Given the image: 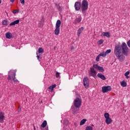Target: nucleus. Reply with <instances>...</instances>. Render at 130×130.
<instances>
[{"instance_id": "f257e3e1", "label": "nucleus", "mask_w": 130, "mask_h": 130, "mask_svg": "<svg viewBox=\"0 0 130 130\" xmlns=\"http://www.w3.org/2000/svg\"><path fill=\"white\" fill-rule=\"evenodd\" d=\"M128 52L129 50L125 43H122L121 46L118 45L115 47L114 54L119 61H123L125 58L124 55L127 56Z\"/></svg>"}, {"instance_id": "f03ea898", "label": "nucleus", "mask_w": 130, "mask_h": 130, "mask_svg": "<svg viewBox=\"0 0 130 130\" xmlns=\"http://www.w3.org/2000/svg\"><path fill=\"white\" fill-rule=\"evenodd\" d=\"M88 4L87 0H83L81 4V11L83 14L86 13V11L88 10Z\"/></svg>"}, {"instance_id": "7ed1b4c3", "label": "nucleus", "mask_w": 130, "mask_h": 130, "mask_svg": "<svg viewBox=\"0 0 130 130\" xmlns=\"http://www.w3.org/2000/svg\"><path fill=\"white\" fill-rule=\"evenodd\" d=\"M61 25V21L60 20H58L56 21V25H55V29L54 30V34L55 35H58L60 32V25Z\"/></svg>"}, {"instance_id": "20e7f679", "label": "nucleus", "mask_w": 130, "mask_h": 130, "mask_svg": "<svg viewBox=\"0 0 130 130\" xmlns=\"http://www.w3.org/2000/svg\"><path fill=\"white\" fill-rule=\"evenodd\" d=\"M81 105H82V101L81 100V99L77 98L74 101V106L75 107H76V108H79V107H81Z\"/></svg>"}, {"instance_id": "39448f33", "label": "nucleus", "mask_w": 130, "mask_h": 130, "mask_svg": "<svg viewBox=\"0 0 130 130\" xmlns=\"http://www.w3.org/2000/svg\"><path fill=\"white\" fill-rule=\"evenodd\" d=\"M16 70H11L9 72V74H8V75H9L10 76H13L12 79L13 81H14V82H17V81H18L16 79Z\"/></svg>"}, {"instance_id": "423d86ee", "label": "nucleus", "mask_w": 130, "mask_h": 130, "mask_svg": "<svg viewBox=\"0 0 130 130\" xmlns=\"http://www.w3.org/2000/svg\"><path fill=\"white\" fill-rule=\"evenodd\" d=\"M111 86H103L102 87V90L103 93H107L108 91H111Z\"/></svg>"}, {"instance_id": "0eeeda50", "label": "nucleus", "mask_w": 130, "mask_h": 130, "mask_svg": "<svg viewBox=\"0 0 130 130\" xmlns=\"http://www.w3.org/2000/svg\"><path fill=\"white\" fill-rule=\"evenodd\" d=\"M83 85L86 89L89 88V79H88V77H85L83 79Z\"/></svg>"}, {"instance_id": "6e6552de", "label": "nucleus", "mask_w": 130, "mask_h": 130, "mask_svg": "<svg viewBox=\"0 0 130 130\" xmlns=\"http://www.w3.org/2000/svg\"><path fill=\"white\" fill-rule=\"evenodd\" d=\"M76 11H80L81 10V2H77L74 5Z\"/></svg>"}, {"instance_id": "1a4fd4ad", "label": "nucleus", "mask_w": 130, "mask_h": 130, "mask_svg": "<svg viewBox=\"0 0 130 130\" xmlns=\"http://www.w3.org/2000/svg\"><path fill=\"white\" fill-rule=\"evenodd\" d=\"M93 67L95 69H96V70H98V71H100V72H101L102 73H103V72H104V71H105L104 68H103V67H100V66H98V64H93Z\"/></svg>"}, {"instance_id": "9d476101", "label": "nucleus", "mask_w": 130, "mask_h": 130, "mask_svg": "<svg viewBox=\"0 0 130 130\" xmlns=\"http://www.w3.org/2000/svg\"><path fill=\"white\" fill-rule=\"evenodd\" d=\"M89 75L93 77H95L96 75H97V72L95 71V69L93 68H90V73H89Z\"/></svg>"}, {"instance_id": "9b49d317", "label": "nucleus", "mask_w": 130, "mask_h": 130, "mask_svg": "<svg viewBox=\"0 0 130 130\" xmlns=\"http://www.w3.org/2000/svg\"><path fill=\"white\" fill-rule=\"evenodd\" d=\"M101 36L102 37L106 36L107 38H110V33H109V32H104L102 34Z\"/></svg>"}, {"instance_id": "f8f14e48", "label": "nucleus", "mask_w": 130, "mask_h": 130, "mask_svg": "<svg viewBox=\"0 0 130 130\" xmlns=\"http://www.w3.org/2000/svg\"><path fill=\"white\" fill-rule=\"evenodd\" d=\"M97 76L103 81H105V80H106V77H105V76L101 73H98Z\"/></svg>"}, {"instance_id": "ddd939ff", "label": "nucleus", "mask_w": 130, "mask_h": 130, "mask_svg": "<svg viewBox=\"0 0 130 130\" xmlns=\"http://www.w3.org/2000/svg\"><path fill=\"white\" fill-rule=\"evenodd\" d=\"M5 119V115L3 112H0V122L3 123L4 120Z\"/></svg>"}, {"instance_id": "4468645a", "label": "nucleus", "mask_w": 130, "mask_h": 130, "mask_svg": "<svg viewBox=\"0 0 130 130\" xmlns=\"http://www.w3.org/2000/svg\"><path fill=\"white\" fill-rule=\"evenodd\" d=\"M20 23L19 20H16L10 24V26H15V25H18V24Z\"/></svg>"}, {"instance_id": "2eb2a0df", "label": "nucleus", "mask_w": 130, "mask_h": 130, "mask_svg": "<svg viewBox=\"0 0 130 130\" xmlns=\"http://www.w3.org/2000/svg\"><path fill=\"white\" fill-rule=\"evenodd\" d=\"M6 37L7 39H11V38L13 37V35L11 32H7L6 34Z\"/></svg>"}, {"instance_id": "dca6fc26", "label": "nucleus", "mask_w": 130, "mask_h": 130, "mask_svg": "<svg viewBox=\"0 0 130 130\" xmlns=\"http://www.w3.org/2000/svg\"><path fill=\"white\" fill-rule=\"evenodd\" d=\"M79 109H78V108L76 107H74L72 108V111L74 113V114H77V113H78L79 112Z\"/></svg>"}, {"instance_id": "f3484780", "label": "nucleus", "mask_w": 130, "mask_h": 130, "mask_svg": "<svg viewBox=\"0 0 130 130\" xmlns=\"http://www.w3.org/2000/svg\"><path fill=\"white\" fill-rule=\"evenodd\" d=\"M83 30H84V27H81L80 28H79L78 30V37H79L80 36V35H81V33H82V32L83 31Z\"/></svg>"}, {"instance_id": "a211bd4d", "label": "nucleus", "mask_w": 130, "mask_h": 130, "mask_svg": "<svg viewBox=\"0 0 130 130\" xmlns=\"http://www.w3.org/2000/svg\"><path fill=\"white\" fill-rule=\"evenodd\" d=\"M55 5L58 10H59V11H61V6L60 5V4H57L55 3Z\"/></svg>"}, {"instance_id": "6ab92c4d", "label": "nucleus", "mask_w": 130, "mask_h": 130, "mask_svg": "<svg viewBox=\"0 0 130 130\" xmlns=\"http://www.w3.org/2000/svg\"><path fill=\"white\" fill-rule=\"evenodd\" d=\"M112 122V119L111 118H108V119H106V123L107 124H110Z\"/></svg>"}, {"instance_id": "aec40b11", "label": "nucleus", "mask_w": 130, "mask_h": 130, "mask_svg": "<svg viewBox=\"0 0 130 130\" xmlns=\"http://www.w3.org/2000/svg\"><path fill=\"white\" fill-rule=\"evenodd\" d=\"M2 25L4 26H8L9 25V21L7 20H4L2 21Z\"/></svg>"}, {"instance_id": "412c9836", "label": "nucleus", "mask_w": 130, "mask_h": 130, "mask_svg": "<svg viewBox=\"0 0 130 130\" xmlns=\"http://www.w3.org/2000/svg\"><path fill=\"white\" fill-rule=\"evenodd\" d=\"M82 21V16H80L78 18H77L75 20L76 23H80Z\"/></svg>"}, {"instance_id": "4be33fe9", "label": "nucleus", "mask_w": 130, "mask_h": 130, "mask_svg": "<svg viewBox=\"0 0 130 130\" xmlns=\"http://www.w3.org/2000/svg\"><path fill=\"white\" fill-rule=\"evenodd\" d=\"M47 125V121L46 120H44L41 124L42 127H45Z\"/></svg>"}, {"instance_id": "5701e85b", "label": "nucleus", "mask_w": 130, "mask_h": 130, "mask_svg": "<svg viewBox=\"0 0 130 130\" xmlns=\"http://www.w3.org/2000/svg\"><path fill=\"white\" fill-rule=\"evenodd\" d=\"M87 121V119H83L80 121V125H83Z\"/></svg>"}, {"instance_id": "b1692460", "label": "nucleus", "mask_w": 130, "mask_h": 130, "mask_svg": "<svg viewBox=\"0 0 130 130\" xmlns=\"http://www.w3.org/2000/svg\"><path fill=\"white\" fill-rule=\"evenodd\" d=\"M104 116H105V118H106V119L110 118L109 117V114L108 113H105L104 114Z\"/></svg>"}, {"instance_id": "393cba45", "label": "nucleus", "mask_w": 130, "mask_h": 130, "mask_svg": "<svg viewBox=\"0 0 130 130\" xmlns=\"http://www.w3.org/2000/svg\"><path fill=\"white\" fill-rule=\"evenodd\" d=\"M99 56H103V57H105L106 56V53L105 52H102L99 54Z\"/></svg>"}, {"instance_id": "a878e982", "label": "nucleus", "mask_w": 130, "mask_h": 130, "mask_svg": "<svg viewBox=\"0 0 130 130\" xmlns=\"http://www.w3.org/2000/svg\"><path fill=\"white\" fill-rule=\"evenodd\" d=\"M126 82L124 81H122L121 82V86H122V87H126Z\"/></svg>"}, {"instance_id": "bb28decb", "label": "nucleus", "mask_w": 130, "mask_h": 130, "mask_svg": "<svg viewBox=\"0 0 130 130\" xmlns=\"http://www.w3.org/2000/svg\"><path fill=\"white\" fill-rule=\"evenodd\" d=\"M38 52L39 53H43V52H44V50H43L42 48H39L38 49Z\"/></svg>"}, {"instance_id": "cd10ccee", "label": "nucleus", "mask_w": 130, "mask_h": 130, "mask_svg": "<svg viewBox=\"0 0 130 130\" xmlns=\"http://www.w3.org/2000/svg\"><path fill=\"white\" fill-rule=\"evenodd\" d=\"M85 130H93V127L91 126H87L86 127Z\"/></svg>"}, {"instance_id": "c85d7f7f", "label": "nucleus", "mask_w": 130, "mask_h": 130, "mask_svg": "<svg viewBox=\"0 0 130 130\" xmlns=\"http://www.w3.org/2000/svg\"><path fill=\"white\" fill-rule=\"evenodd\" d=\"M37 58H38V60L39 61H41V57H40V56H39V55H38V53L37 52Z\"/></svg>"}, {"instance_id": "c756f323", "label": "nucleus", "mask_w": 130, "mask_h": 130, "mask_svg": "<svg viewBox=\"0 0 130 130\" xmlns=\"http://www.w3.org/2000/svg\"><path fill=\"white\" fill-rule=\"evenodd\" d=\"M110 52H111V49H108L107 50L106 52L105 53L107 55V54H108V53H110Z\"/></svg>"}, {"instance_id": "7c9ffc66", "label": "nucleus", "mask_w": 130, "mask_h": 130, "mask_svg": "<svg viewBox=\"0 0 130 130\" xmlns=\"http://www.w3.org/2000/svg\"><path fill=\"white\" fill-rule=\"evenodd\" d=\"M42 26H43V22L42 21H40L39 23V27H42Z\"/></svg>"}, {"instance_id": "2f4dec72", "label": "nucleus", "mask_w": 130, "mask_h": 130, "mask_svg": "<svg viewBox=\"0 0 130 130\" xmlns=\"http://www.w3.org/2000/svg\"><path fill=\"white\" fill-rule=\"evenodd\" d=\"M102 43H103V40H100L98 41V44H99V45H101Z\"/></svg>"}, {"instance_id": "473e14b6", "label": "nucleus", "mask_w": 130, "mask_h": 130, "mask_svg": "<svg viewBox=\"0 0 130 130\" xmlns=\"http://www.w3.org/2000/svg\"><path fill=\"white\" fill-rule=\"evenodd\" d=\"M100 58V56H99V55L97 56L96 57V60L97 61H99Z\"/></svg>"}, {"instance_id": "72a5a7b5", "label": "nucleus", "mask_w": 130, "mask_h": 130, "mask_svg": "<svg viewBox=\"0 0 130 130\" xmlns=\"http://www.w3.org/2000/svg\"><path fill=\"white\" fill-rule=\"evenodd\" d=\"M20 2L22 5H24V4H25V0H20Z\"/></svg>"}, {"instance_id": "f704fd0d", "label": "nucleus", "mask_w": 130, "mask_h": 130, "mask_svg": "<svg viewBox=\"0 0 130 130\" xmlns=\"http://www.w3.org/2000/svg\"><path fill=\"white\" fill-rule=\"evenodd\" d=\"M56 78H59V73L56 72Z\"/></svg>"}, {"instance_id": "c9c22d12", "label": "nucleus", "mask_w": 130, "mask_h": 130, "mask_svg": "<svg viewBox=\"0 0 130 130\" xmlns=\"http://www.w3.org/2000/svg\"><path fill=\"white\" fill-rule=\"evenodd\" d=\"M44 20H45V18L43 16L42 17V19L41 20H40L41 22H44Z\"/></svg>"}, {"instance_id": "e433bc0d", "label": "nucleus", "mask_w": 130, "mask_h": 130, "mask_svg": "<svg viewBox=\"0 0 130 130\" xmlns=\"http://www.w3.org/2000/svg\"><path fill=\"white\" fill-rule=\"evenodd\" d=\"M129 75V72L128 71H127L125 74L124 76H128Z\"/></svg>"}, {"instance_id": "4c0bfd02", "label": "nucleus", "mask_w": 130, "mask_h": 130, "mask_svg": "<svg viewBox=\"0 0 130 130\" xmlns=\"http://www.w3.org/2000/svg\"><path fill=\"white\" fill-rule=\"evenodd\" d=\"M127 44L128 47H130V40H129V41L127 42Z\"/></svg>"}, {"instance_id": "58836bf2", "label": "nucleus", "mask_w": 130, "mask_h": 130, "mask_svg": "<svg viewBox=\"0 0 130 130\" xmlns=\"http://www.w3.org/2000/svg\"><path fill=\"white\" fill-rule=\"evenodd\" d=\"M49 90H53V87L52 86H49Z\"/></svg>"}, {"instance_id": "ea45409f", "label": "nucleus", "mask_w": 130, "mask_h": 130, "mask_svg": "<svg viewBox=\"0 0 130 130\" xmlns=\"http://www.w3.org/2000/svg\"><path fill=\"white\" fill-rule=\"evenodd\" d=\"M12 13L13 14H16V13H18V11L17 10H14L13 11H12Z\"/></svg>"}, {"instance_id": "a19ab883", "label": "nucleus", "mask_w": 130, "mask_h": 130, "mask_svg": "<svg viewBox=\"0 0 130 130\" xmlns=\"http://www.w3.org/2000/svg\"><path fill=\"white\" fill-rule=\"evenodd\" d=\"M55 87H56V84H53L52 85V87L53 88V89H54V88H55Z\"/></svg>"}, {"instance_id": "79ce46f5", "label": "nucleus", "mask_w": 130, "mask_h": 130, "mask_svg": "<svg viewBox=\"0 0 130 130\" xmlns=\"http://www.w3.org/2000/svg\"><path fill=\"white\" fill-rule=\"evenodd\" d=\"M11 75H8V80H11Z\"/></svg>"}, {"instance_id": "37998d69", "label": "nucleus", "mask_w": 130, "mask_h": 130, "mask_svg": "<svg viewBox=\"0 0 130 130\" xmlns=\"http://www.w3.org/2000/svg\"><path fill=\"white\" fill-rule=\"evenodd\" d=\"M126 77V79H129V77L128 76H125Z\"/></svg>"}, {"instance_id": "c03bdc74", "label": "nucleus", "mask_w": 130, "mask_h": 130, "mask_svg": "<svg viewBox=\"0 0 130 130\" xmlns=\"http://www.w3.org/2000/svg\"><path fill=\"white\" fill-rule=\"evenodd\" d=\"M75 49V48L74 47H71V50H74Z\"/></svg>"}, {"instance_id": "a18cd8bd", "label": "nucleus", "mask_w": 130, "mask_h": 130, "mask_svg": "<svg viewBox=\"0 0 130 130\" xmlns=\"http://www.w3.org/2000/svg\"><path fill=\"white\" fill-rule=\"evenodd\" d=\"M10 2H11V3H14V2H15V0H10Z\"/></svg>"}, {"instance_id": "49530a36", "label": "nucleus", "mask_w": 130, "mask_h": 130, "mask_svg": "<svg viewBox=\"0 0 130 130\" xmlns=\"http://www.w3.org/2000/svg\"><path fill=\"white\" fill-rule=\"evenodd\" d=\"M0 4H2V0H0Z\"/></svg>"}, {"instance_id": "de8ad7c7", "label": "nucleus", "mask_w": 130, "mask_h": 130, "mask_svg": "<svg viewBox=\"0 0 130 130\" xmlns=\"http://www.w3.org/2000/svg\"><path fill=\"white\" fill-rule=\"evenodd\" d=\"M54 49H55V47L54 48Z\"/></svg>"}]
</instances>
